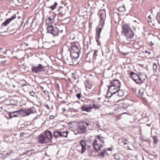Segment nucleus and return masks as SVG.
Segmentation results:
<instances>
[{
  "mask_svg": "<svg viewBox=\"0 0 160 160\" xmlns=\"http://www.w3.org/2000/svg\"><path fill=\"white\" fill-rule=\"evenodd\" d=\"M75 38L74 36L73 37H72L71 36H70V40H73V39H74Z\"/></svg>",
  "mask_w": 160,
  "mask_h": 160,
  "instance_id": "45",
  "label": "nucleus"
},
{
  "mask_svg": "<svg viewBox=\"0 0 160 160\" xmlns=\"http://www.w3.org/2000/svg\"><path fill=\"white\" fill-rule=\"evenodd\" d=\"M98 15L100 17V22L99 25L101 26L102 28L104 24L105 20L106 18V13L105 11L104 10H99Z\"/></svg>",
  "mask_w": 160,
  "mask_h": 160,
  "instance_id": "5",
  "label": "nucleus"
},
{
  "mask_svg": "<svg viewBox=\"0 0 160 160\" xmlns=\"http://www.w3.org/2000/svg\"><path fill=\"white\" fill-rule=\"evenodd\" d=\"M114 158L116 160H125L124 158V157L123 155L119 153H118L115 154L114 155Z\"/></svg>",
  "mask_w": 160,
  "mask_h": 160,
  "instance_id": "17",
  "label": "nucleus"
},
{
  "mask_svg": "<svg viewBox=\"0 0 160 160\" xmlns=\"http://www.w3.org/2000/svg\"><path fill=\"white\" fill-rule=\"evenodd\" d=\"M98 51L97 50H95L94 52V53L93 55V58H96V56L97 55V53Z\"/></svg>",
  "mask_w": 160,
  "mask_h": 160,
  "instance_id": "32",
  "label": "nucleus"
},
{
  "mask_svg": "<svg viewBox=\"0 0 160 160\" xmlns=\"http://www.w3.org/2000/svg\"><path fill=\"white\" fill-rule=\"evenodd\" d=\"M63 11H64V12H66V10H65V9H63Z\"/></svg>",
  "mask_w": 160,
  "mask_h": 160,
  "instance_id": "60",
  "label": "nucleus"
},
{
  "mask_svg": "<svg viewBox=\"0 0 160 160\" xmlns=\"http://www.w3.org/2000/svg\"><path fill=\"white\" fill-rule=\"evenodd\" d=\"M68 134L67 132H60L56 131L53 133V136L56 138L59 137H66Z\"/></svg>",
  "mask_w": 160,
  "mask_h": 160,
  "instance_id": "8",
  "label": "nucleus"
},
{
  "mask_svg": "<svg viewBox=\"0 0 160 160\" xmlns=\"http://www.w3.org/2000/svg\"><path fill=\"white\" fill-rule=\"evenodd\" d=\"M30 95L32 97H35L36 96L35 93L33 92H29Z\"/></svg>",
  "mask_w": 160,
  "mask_h": 160,
  "instance_id": "37",
  "label": "nucleus"
},
{
  "mask_svg": "<svg viewBox=\"0 0 160 160\" xmlns=\"http://www.w3.org/2000/svg\"><path fill=\"white\" fill-rule=\"evenodd\" d=\"M96 137L97 138H96V139L99 142H100V143H101L102 145V144L104 143V141L103 137H101L99 135L97 136Z\"/></svg>",
  "mask_w": 160,
  "mask_h": 160,
  "instance_id": "22",
  "label": "nucleus"
},
{
  "mask_svg": "<svg viewBox=\"0 0 160 160\" xmlns=\"http://www.w3.org/2000/svg\"><path fill=\"white\" fill-rule=\"evenodd\" d=\"M86 124L87 126H88L89 125V124L88 123H86Z\"/></svg>",
  "mask_w": 160,
  "mask_h": 160,
  "instance_id": "57",
  "label": "nucleus"
},
{
  "mask_svg": "<svg viewBox=\"0 0 160 160\" xmlns=\"http://www.w3.org/2000/svg\"><path fill=\"white\" fill-rule=\"evenodd\" d=\"M62 31H63L62 30H61V32H62Z\"/></svg>",
  "mask_w": 160,
  "mask_h": 160,
  "instance_id": "61",
  "label": "nucleus"
},
{
  "mask_svg": "<svg viewBox=\"0 0 160 160\" xmlns=\"http://www.w3.org/2000/svg\"><path fill=\"white\" fill-rule=\"evenodd\" d=\"M38 140L39 142L42 143H45L48 142V141L43 134H41L40 135L38 138Z\"/></svg>",
  "mask_w": 160,
  "mask_h": 160,
  "instance_id": "16",
  "label": "nucleus"
},
{
  "mask_svg": "<svg viewBox=\"0 0 160 160\" xmlns=\"http://www.w3.org/2000/svg\"><path fill=\"white\" fill-rule=\"evenodd\" d=\"M45 107L46 108H47L48 109H49V106L48 105V104L45 105Z\"/></svg>",
  "mask_w": 160,
  "mask_h": 160,
  "instance_id": "48",
  "label": "nucleus"
},
{
  "mask_svg": "<svg viewBox=\"0 0 160 160\" xmlns=\"http://www.w3.org/2000/svg\"><path fill=\"white\" fill-rule=\"evenodd\" d=\"M108 150H109L110 151H112V149L111 148H108Z\"/></svg>",
  "mask_w": 160,
  "mask_h": 160,
  "instance_id": "53",
  "label": "nucleus"
},
{
  "mask_svg": "<svg viewBox=\"0 0 160 160\" xmlns=\"http://www.w3.org/2000/svg\"><path fill=\"white\" fill-rule=\"evenodd\" d=\"M48 141H51L52 137V132L50 131H46L44 134Z\"/></svg>",
  "mask_w": 160,
  "mask_h": 160,
  "instance_id": "15",
  "label": "nucleus"
},
{
  "mask_svg": "<svg viewBox=\"0 0 160 160\" xmlns=\"http://www.w3.org/2000/svg\"><path fill=\"white\" fill-rule=\"evenodd\" d=\"M119 88H117L115 86L111 85L108 88V91L112 94H114L117 92Z\"/></svg>",
  "mask_w": 160,
  "mask_h": 160,
  "instance_id": "13",
  "label": "nucleus"
},
{
  "mask_svg": "<svg viewBox=\"0 0 160 160\" xmlns=\"http://www.w3.org/2000/svg\"><path fill=\"white\" fill-rule=\"evenodd\" d=\"M109 92H108H108L107 95L106 96V97L107 98H110L111 97L112 95H113L112 94V93H111L110 92L109 93Z\"/></svg>",
  "mask_w": 160,
  "mask_h": 160,
  "instance_id": "35",
  "label": "nucleus"
},
{
  "mask_svg": "<svg viewBox=\"0 0 160 160\" xmlns=\"http://www.w3.org/2000/svg\"><path fill=\"white\" fill-rule=\"evenodd\" d=\"M147 126H149H149H150L151 124H147Z\"/></svg>",
  "mask_w": 160,
  "mask_h": 160,
  "instance_id": "56",
  "label": "nucleus"
},
{
  "mask_svg": "<svg viewBox=\"0 0 160 160\" xmlns=\"http://www.w3.org/2000/svg\"><path fill=\"white\" fill-rule=\"evenodd\" d=\"M118 95L120 97H122L124 95V93L122 90H120L118 89Z\"/></svg>",
  "mask_w": 160,
  "mask_h": 160,
  "instance_id": "25",
  "label": "nucleus"
},
{
  "mask_svg": "<svg viewBox=\"0 0 160 160\" xmlns=\"http://www.w3.org/2000/svg\"><path fill=\"white\" fill-rule=\"evenodd\" d=\"M138 75V82L140 84L142 83L147 78L146 75L144 73H139Z\"/></svg>",
  "mask_w": 160,
  "mask_h": 160,
  "instance_id": "14",
  "label": "nucleus"
},
{
  "mask_svg": "<svg viewBox=\"0 0 160 160\" xmlns=\"http://www.w3.org/2000/svg\"><path fill=\"white\" fill-rule=\"evenodd\" d=\"M54 117L53 115H50L49 117V119H52L54 118Z\"/></svg>",
  "mask_w": 160,
  "mask_h": 160,
  "instance_id": "44",
  "label": "nucleus"
},
{
  "mask_svg": "<svg viewBox=\"0 0 160 160\" xmlns=\"http://www.w3.org/2000/svg\"><path fill=\"white\" fill-rule=\"evenodd\" d=\"M25 134V133L23 132L21 133L20 134V136L21 137H23Z\"/></svg>",
  "mask_w": 160,
  "mask_h": 160,
  "instance_id": "49",
  "label": "nucleus"
},
{
  "mask_svg": "<svg viewBox=\"0 0 160 160\" xmlns=\"http://www.w3.org/2000/svg\"><path fill=\"white\" fill-rule=\"evenodd\" d=\"M66 45L69 48L71 56L74 58H78L80 52L78 44L77 43L68 41Z\"/></svg>",
  "mask_w": 160,
  "mask_h": 160,
  "instance_id": "1",
  "label": "nucleus"
},
{
  "mask_svg": "<svg viewBox=\"0 0 160 160\" xmlns=\"http://www.w3.org/2000/svg\"><path fill=\"white\" fill-rule=\"evenodd\" d=\"M12 153V152L11 151L9 152H8L6 153V154L8 155V156H9V155H10L11 154V153Z\"/></svg>",
  "mask_w": 160,
  "mask_h": 160,
  "instance_id": "46",
  "label": "nucleus"
},
{
  "mask_svg": "<svg viewBox=\"0 0 160 160\" xmlns=\"http://www.w3.org/2000/svg\"><path fill=\"white\" fill-rule=\"evenodd\" d=\"M92 108H94L95 109H97L99 107L97 105L93 103V104L92 105Z\"/></svg>",
  "mask_w": 160,
  "mask_h": 160,
  "instance_id": "36",
  "label": "nucleus"
},
{
  "mask_svg": "<svg viewBox=\"0 0 160 160\" xmlns=\"http://www.w3.org/2000/svg\"><path fill=\"white\" fill-rule=\"evenodd\" d=\"M16 17L15 15H13V16H12V17L10 18H9L8 19L11 20V21L12 20H13L15 18H16Z\"/></svg>",
  "mask_w": 160,
  "mask_h": 160,
  "instance_id": "41",
  "label": "nucleus"
},
{
  "mask_svg": "<svg viewBox=\"0 0 160 160\" xmlns=\"http://www.w3.org/2000/svg\"><path fill=\"white\" fill-rule=\"evenodd\" d=\"M76 96L78 98L80 99L81 97V94L79 93H78L76 94Z\"/></svg>",
  "mask_w": 160,
  "mask_h": 160,
  "instance_id": "42",
  "label": "nucleus"
},
{
  "mask_svg": "<svg viewBox=\"0 0 160 160\" xmlns=\"http://www.w3.org/2000/svg\"><path fill=\"white\" fill-rule=\"evenodd\" d=\"M156 18L158 22L160 21V12L157 13Z\"/></svg>",
  "mask_w": 160,
  "mask_h": 160,
  "instance_id": "33",
  "label": "nucleus"
},
{
  "mask_svg": "<svg viewBox=\"0 0 160 160\" xmlns=\"http://www.w3.org/2000/svg\"><path fill=\"white\" fill-rule=\"evenodd\" d=\"M30 113H27V114L28 116L30 115Z\"/></svg>",
  "mask_w": 160,
  "mask_h": 160,
  "instance_id": "58",
  "label": "nucleus"
},
{
  "mask_svg": "<svg viewBox=\"0 0 160 160\" xmlns=\"http://www.w3.org/2000/svg\"><path fill=\"white\" fill-rule=\"evenodd\" d=\"M76 75L75 73H72L71 77L74 80H76Z\"/></svg>",
  "mask_w": 160,
  "mask_h": 160,
  "instance_id": "34",
  "label": "nucleus"
},
{
  "mask_svg": "<svg viewBox=\"0 0 160 160\" xmlns=\"http://www.w3.org/2000/svg\"><path fill=\"white\" fill-rule=\"evenodd\" d=\"M2 153H0V157H2Z\"/></svg>",
  "mask_w": 160,
  "mask_h": 160,
  "instance_id": "55",
  "label": "nucleus"
},
{
  "mask_svg": "<svg viewBox=\"0 0 160 160\" xmlns=\"http://www.w3.org/2000/svg\"><path fill=\"white\" fill-rule=\"evenodd\" d=\"M102 28H97L96 29V31L97 32V36L96 37V39L97 42H98V39L100 38V36L101 34V32L102 31Z\"/></svg>",
  "mask_w": 160,
  "mask_h": 160,
  "instance_id": "21",
  "label": "nucleus"
},
{
  "mask_svg": "<svg viewBox=\"0 0 160 160\" xmlns=\"http://www.w3.org/2000/svg\"><path fill=\"white\" fill-rule=\"evenodd\" d=\"M145 53H148V55H149V54H150L151 53V52H148V51H145Z\"/></svg>",
  "mask_w": 160,
  "mask_h": 160,
  "instance_id": "50",
  "label": "nucleus"
},
{
  "mask_svg": "<svg viewBox=\"0 0 160 160\" xmlns=\"http://www.w3.org/2000/svg\"><path fill=\"white\" fill-rule=\"evenodd\" d=\"M118 10L119 12H123L125 11L126 9L125 8L124 6H123L119 7L118 8Z\"/></svg>",
  "mask_w": 160,
  "mask_h": 160,
  "instance_id": "29",
  "label": "nucleus"
},
{
  "mask_svg": "<svg viewBox=\"0 0 160 160\" xmlns=\"http://www.w3.org/2000/svg\"><path fill=\"white\" fill-rule=\"evenodd\" d=\"M122 143V144H123L124 145H125L127 144L128 141L127 140H125V138L124 139H122L121 140Z\"/></svg>",
  "mask_w": 160,
  "mask_h": 160,
  "instance_id": "31",
  "label": "nucleus"
},
{
  "mask_svg": "<svg viewBox=\"0 0 160 160\" xmlns=\"http://www.w3.org/2000/svg\"><path fill=\"white\" fill-rule=\"evenodd\" d=\"M88 151H90V147H91V146H88Z\"/></svg>",
  "mask_w": 160,
  "mask_h": 160,
  "instance_id": "47",
  "label": "nucleus"
},
{
  "mask_svg": "<svg viewBox=\"0 0 160 160\" xmlns=\"http://www.w3.org/2000/svg\"><path fill=\"white\" fill-rule=\"evenodd\" d=\"M123 32L125 36L128 38H132L134 36V33L131 29L127 25H125L122 28Z\"/></svg>",
  "mask_w": 160,
  "mask_h": 160,
  "instance_id": "3",
  "label": "nucleus"
},
{
  "mask_svg": "<svg viewBox=\"0 0 160 160\" xmlns=\"http://www.w3.org/2000/svg\"><path fill=\"white\" fill-rule=\"evenodd\" d=\"M10 103L12 105H15V100L14 99H11L10 101Z\"/></svg>",
  "mask_w": 160,
  "mask_h": 160,
  "instance_id": "39",
  "label": "nucleus"
},
{
  "mask_svg": "<svg viewBox=\"0 0 160 160\" xmlns=\"http://www.w3.org/2000/svg\"><path fill=\"white\" fill-rule=\"evenodd\" d=\"M151 42V46H152V45H153V44H152V42Z\"/></svg>",
  "mask_w": 160,
  "mask_h": 160,
  "instance_id": "59",
  "label": "nucleus"
},
{
  "mask_svg": "<svg viewBox=\"0 0 160 160\" xmlns=\"http://www.w3.org/2000/svg\"><path fill=\"white\" fill-rule=\"evenodd\" d=\"M86 89L87 90L88 88L89 89H92V90H93L94 89V86H92V83H88L87 85H86Z\"/></svg>",
  "mask_w": 160,
  "mask_h": 160,
  "instance_id": "24",
  "label": "nucleus"
},
{
  "mask_svg": "<svg viewBox=\"0 0 160 160\" xmlns=\"http://www.w3.org/2000/svg\"><path fill=\"white\" fill-rule=\"evenodd\" d=\"M25 112V111L22 110L11 112L9 113V117L11 118L18 117L19 115L23 114Z\"/></svg>",
  "mask_w": 160,
  "mask_h": 160,
  "instance_id": "7",
  "label": "nucleus"
},
{
  "mask_svg": "<svg viewBox=\"0 0 160 160\" xmlns=\"http://www.w3.org/2000/svg\"><path fill=\"white\" fill-rule=\"evenodd\" d=\"M148 21L150 22H151L152 21L151 18L150 16H149L148 17Z\"/></svg>",
  "mask_w": 160,
  "mask_h": 160,
  "instance_id": "43",
  "label": "nucleus"
},
{
  "mask_svg": "<svg viewBox=\"0 0 160 160\" xmlns=\"http://www.w3.org/2000/svg\"><path fill=\"white\" fill-rule=\"evenodd\" d=\"M45 68L44 66L40 64L38 66L32 67V71L34 72L37 73L44 71L45 70Z\"/></svg>",
  "mask_w": 160,
  "mask_h": 160,
  "instance_id": "6",
  "label": "nucleus"
},
{
  "mask_svg": "<svg viewBox=\"0 0 160 160\" xmlns=\"http://www.w3.org/2000/svg\"><path fill=\"white\" fill-rule=\"evenodd\" d=\"M24 44L26 46H28V44L26 43H24Z\"/></svg>",
  "mask_w": 160,
  "mask_h": 160,
  "instance_id": "54",
  "label": "nucleus"
},
{
  "mask_svg": "<svg viewBox=\"0 0 160 160\" xmlns=\"http://www.w3.org/2000/svg\"><path fill=\"white\" fill-rule=\"evenodd\" d=\"M66 62L69 65H73L74 64V62L75 61L76 59L78 58H75L72 57L71 55H66L65 57Z\"/></svg>",
  "mask_w": 160,
  "mask_h": 160,
  "instance_id": "10",
  "label": "nucleus"
},
{
  "mask_svg": "<svg viewBox=\"0 0 160 160\" xmlns=\"http://www.w3.org/2000/svg\"><path fill=\"white\" fill-rule=\"evenodd\" d=\"M153 141H154V142H155V143H157L158 142V140L156 137H153Z\"/></svg>",
  "mask_w": 160,
  "mask_h": 160,
  "instance_id": "38",
  "label": "nucleus"
},
{
  "mask_svg": "<svg viewBox=\"0 0 160 160\" xmlns=\"http://www.w3.org/2000/svg\"><path fill=\"white\" fill-rule=\"evenodd\" d=\"M11 22V20L8 19L6 20L4 22L2 23V26L4 25L5 26H6L9 23Z\"/></svg>",
  "mask_w": 160,
  "mask_h": 160,
  "instance_id": "26",
  "label": "nucleus"
},
{
  "mask_svg": "<svg viewBox=\"0 0 160 160\" xmlns=\"http://www.w3.org/2000/svg\"><path fill=\"white\" fill-rule=\"evenodd\" d=\"M133 22H137L138 23V21H139L138 19L137 18H134L133 19Z\"/></svg>",
  "mask_w": 160,
  "mask_h": 160,
  "instance_id": "40",
  "label": "nucleus"
},
{
  "mask_svg": "<svg viewBox=\"0 0 160 160\" xmlns=\"http://www.w3.org/2000/svg\"><path fill=\"white\" fill-rule=\"evenodd\" d=\"M5 61H2L1 62V63L2 64H5Z\"/></svg>",
  "mask_w": 160,
  "mask_h": 160,
  "instance_id": "51",
  "label": "nucleus"
},
{
  "mask_svg": "<svg viewBox=\"0 0 160 160\" xmlns=\"http://www.w3.org/2000/svg\"><path fill=\"white\" fill-rule=\"evenodd\" d=\"M88 142L86 140H82L80 142V144L82 147L81 153H83L86 150V146L88 145Z\"/></svg>",
  "mask_w": 160,
  "mask_h": 160,
  "instance_id": "11",
  "label": "nucleus"
},
{
  "mask_svg": "<svg viewBox=\"0 0 160 160\" xmlns=\"http://www.w3.org/2000/svg\"><path fill=\"white\" fill-rule=\"evenodd\" d=\"M106 152V150L105 149H103L102 150L101 152L99 153V156H101L102 157H104V154Z\"/></svg>",
  "mask_w": 160,
  "mask_h": 160,
  "instance_id": "28",
  "label": "nucleus"
},
{
  "mask_svg": "<svg viewBox=\"0 0 160 160\" xmlns=\"http://www.w3.org/2000/svg\"><path fill=\"white\" fill-rule=\"evenodd\" d=\"M153 68L154 72H156L157 71L158 69V65L156 63H153Z\"/></svg>",
  "mask_w": 160,
  "mask_h": 160,
  "instance_id": "27",
  "label": "nucleus"
},
{
  "mask_svg": "<svg viewBox=\"0 0 160 160\" xmlns=\"http://www.w3.org/2000/svg\"><path fill=\"white\" fill-rule=\"evenodd\" d=\"M47 29L48 32L52 34L53 36H57L59 33L60 30L58 28L52 25H50L47 27Z\"/></svg>",
  "mask_w": 160,
  "mask_h": 160,
  "instance_id": "4",
  "label": "nucleus"
},
{
  "mask_svg": "<svg viewBox=\"0 0 160 160\" xmlns=\"http://www.w3.org/2000/svg\"><path fill=\"white\" fill-rule=\"evenodd\" d=\"M34 150H28L27 151V152H24L25 154H28L29 155H31L34 152Z\"/></svg>",
  "mask_w": 160,
  "mask_h": 160,
  "instance_id": "30",
  "label": "nucleus"
},
{
  "mask_svg": "<svg viewBox=\"0 0 160 160\" xmlns=\"http://www.w3.org/2000/svg\"><path fill=\"white\" fill-rule=\"evenodd\" d=\"M129 76L137 84H140V82H138V74L132 72L130 73Z\"/></svg>",
  "mask_w": 160,
  "mask_h": 160,
  "instance_id": "12",
  "label": "nucleus"
},
{
  "mask_svg": "<svg viewBox=\"0 0 160 160\" xmlns=\"http://www.w3.org/2000/svg\"><path fill=\"white\" fill-rule=\"evenodd\" d=\"M58 3L56 2H55L53 5H52L49 8H45L43 10V12H49V15H48V17L46 19V24H48L49 23H51L53 22V19L54 18V16L56 15L51 10L48 11V9H51L52 10H54L55 8L57 6Z\"/></svg>",
  "mask_w": 160,
  "mask_h": 160,
  "instance_id": "2",
  "label": "nucleus"
},
{
  "mask_svg": "<svg viewBox=\"0 0 160 160\" xmlns=\"http://www.w3.org/2000/svg\"><path fill=\"white\" fill-rule=\"evenodd\" d=\"M93 147V148L96 151H98L100 149L101 146L102 145L101 143H99L98 142V141L95 139L93 140V141L92 143Z\"/></svg>",
  "mask_w": 160,
  "mask_h": 160,
  "instance_id": "9",
  "label": "nucleus"
},
{
  "mask_svg": "<svg viewBox=\"0 0 160 160\" xmlns=\"http://www.w3.org/2000/svg\"><path fill=\"white\" fill-rule=\"evenodd\" d=\"M86 13V11L80 10L79 12V14L80 15V16L83 18L84 17Z\"/></svg>",
  "mask_w": 160,
  "mask_h": 160,
  "instance_id": "23",
  "label": "nucleus"
},
{
  "mask_svg": "<svg viewBox=\"0 0 160 160\" xmlns=\"http://www.w3.org/2000/svg\"><path fill=\"white\" fill-rule=\"evenodd\" d=\"M3 52V50L2 48H0V52L2 53Z\"/></svg>",
  "mask_w": 160,
  "mask_h": 160,
  "instance_id": "52",
  "label": "nucleus"
},
{
  "mask_svg": "<svg viewBox=\"0 0 160 160\" xmlns=\"http://www.w3.org/2000/svg\"><path fill=\"white\" fill-rule=\"evenodd\" d=\"M111 85L115 86L117 88H119L120 87V82L118 80H115L111 82Z\"/></svg>",
  "mask_w": 160,
  "mask_h": 160,
  "instance_id": "19",
  "label": "nucleus"
},
{
  "mask_svg": "<svg viewBox=\"0 0 160 160\" xmlns=\"http://www.w3.org/2000/svg\"><path fill=\"white\" fill-rule=\"evenodd\" d=\"M92 108V104H90L88 105H85L82 108V111H86L88 112L90 111V110Z\"/></svg>",
  "mask_w": 160,
  "mask_h": 160,
  "instance_id": "18",
  "label": "nucleus"
},
{
  "mask_svg": "<svg viewBox=\"0 0 160 160\" xmlns=\"http://www.w3.org/2000/svg\"><path fill=\"white\" fill-rule=\"evenodd\" d=\"M79 133L82 134L85 133L87 131V128L84 125L79 126L78 128Z\"/></svg>",
  "mask_w": 160,
  "mask_h": 160,
  "instance_id": "20",
  "label": "nucleus"
}]
</instances>
